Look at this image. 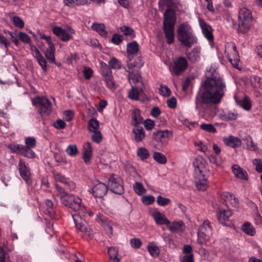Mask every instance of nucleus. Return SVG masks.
<instances>
[{"label": "nucleus", "mask_w": 262, "mask_h": 262, "mask_svg": "<svg viewBox=\"0 0 262 262\" xmlns=\"http://www.w3.org/2000/svg\"><path fill=\"white\" fill-rule=\"evenodd\" d=\"M152 216L157 225H162L169 224V221L166 216L159 211H154L152 213Z\"/></svg>", "instance_id": "25"}, {"label": "nucleus", "mask_w": 262, "mask_h": 262, "mask_svg": "<svg viewBox=\"0 0 262 262\" xmlns=\"http://www.w3.org/2000/svg\"><path fill=\"white\" fill-rule=\"evenodd\" d=\"M55 48L54 44L49 46L45 52L46 58L49 61L52 63H55Z\"/></svg>", "instance_id": "30"}, {"label": "nucleus", "mask_w": 262, "mask_h": 262, "mask_svg": "<svg viewBox=\"0 0 262 262\" xmlns=\"http://www.w3.org/2000/svg\"><path fill=\"white\" fill-rule=\"evenodd\" d=\"M195 186L199 190L204 191L207 187L206 173L194 175Z\"/></svg>", "instance_id": "18"}, {"label": "nucleus", "mask_w": 262, "mask_h": 262, "mask_svg": "<svg viewBox=\"0 0 262 262\" xmlns=\"http://www.w3.org/2000/svg\"><path fill=\"white\" fill-rule=\"evenodd\" d=\"M223 141L226 145L233 148L239 147L242 144L241 140L238 138L233 136L224 138Z\"/></svg>", "instance_id": "27"}, {"label": "nucleus", "mask_w": 262, "mask_h": 262, "mask_svg": "<svg viewBox=\"0 0 262 262\" xmlns=\"http://www.w3.org/2000/svg\"><path fill=\"white\" fill-rule=\"evenodd\" d=\"M221 198L226 202V204H230L232 206L236 207L238 204V199L232 193L224 192L221 194Z\"/></svg>", "instance_id": "23"}, {"label": "nucleus", "mask_w": 262, "mask_h": 262, "mask_svg": "<svg viewBox=\"0 0 262 262\" xmlns=\"http://www.w3.org/2000/svg\"><path fill=\"white\" fill-rule=\"evenodd\" d=\"M92 133H93V134L91 136L92 140L97 143H100L102 139V136L101 132L99 130H98L93 132Z\"/></svg>", "instance_id": "53"}, {"label": "nucleus", "mask_w": 262, "mask_h": 262, "mask_svg": "<svg viewBox=\"0 0 262 262\" xmlns=\"http://www.w3.org/2000/svg\"><path fill=\"white\" fill-rule=\"evenodd\" d=\"M83 159L85 163H90L92 157V147L89 142L84 143L82 149Z\"/></svg>", "instance_id": "24"}, {"label": "nucleus", "mask_w": 262, "mask_h": 262, "mask_svg": "<svg viewBox=\"0 0 262 262\" xmlns=\"http://www.w3.org/2000/svg\"><path fill=\"white\" fill-rule=\"evenodd\" d=\"M210 233L198 231V242L200 244H205L209 240Z\"/></svg>", "instance_id": "36"}, {"label": "nucleus", "mask_w": 262, "mask_h": 262, "mask_svg": "<svg viewBox=\"0 0 262 262\" xmlns=\"http://www.w3.org/2000/svg\"><path fill=\"white\" fill-rule=\"evenodd\" d=\"M251 82L254 87L258 88L262 86V79L258 76H253L251 78Z\"/></svg>", "instance_id": "60"}, {"label": "nucleus", "mask_w": 262, "mask_h": 262, "mask_svg": "<svg viewBox=\"0 0 262 262\" xmlns=\"http://www.w3.org/2000/svg\"><path fill=\"white\" fill-rule=\"evenodd\" d=\"M195 99L196 108L202 104H217L224 95L226 84L216 70L210 67Z\"/></svg>", "instance_id": "1"}, {"label": "nucleus", "mask_w": 262, "mask_h": 262, "mask_svg": "<svg viewBox=\"0 0 262 262\" xmlns=\"http://www.w3.org/2000/svg\"><path fill=\"white\" fill-rule=\"evenodd\" d=\"M132 124L134 126H138L143 122V118L141 116V112L136 108L133 110L132 114Z\"/></svg>", "instance_id": "29"}, {"label": "nucleus", "mask_w": 262, "mask_h": 262, "mask_svg": "<svg viewBox=\"0 0 262 262\" xmlns=\"http://www.w3.org/2000/svg\"><path fill=\"white\" fill-rule=\"evenodd\" d=\"M148 251L150 254L154 257H157L159 255V251L157 246H148Z\"/></svg>", "instance_id": "63"}, {"label": "nucleus", "mask_w": 262, "mask_h": 262, "mask_svg": "<svg viewBox=\"0 0 262 262\" xmlns=\"http://www.w3.org/2000/svg\"><path fill=\"white\" fill-rule=\"evenodd\" d=\"M155 200V198L151 195H145L142 198V201L143 203L146 205L153 203Z\"/></svg>", "instance_id": "57"}, {"label": "nucleus", "mask_w": 262, "mask_h": 262, "mask_svg": "<svg viewBox=\"0 0 262 262\" xmlns=\"http://www.w3.org/2000/svg\"><path fill=\"white\" fill-rule=\"evenodd\" d=\"M13 23L15 26L23 28L24 27V21L18 16H14L13 17Z\"/></svg>", "instance_id": "59"}, {"label": "nucleus", "mask_w": 262, "mask_h": 262, "mask_svg": "<svg viewBox=\"0 0 262 262\" xmlns=\"http://www.w3.org/2000/svg\"><path fill=\"white\" fill-rule=\"evenodd\" d=\"M225 52L231 64L235 68L239 69V56L235 43L228 42L225 45Z\"/></svg>", "instance_id": "6"}, {"label": "nucleus", "mask_w": 262, "mask_h": 262, "mask_svg": "<svg viewBox=\"0 0 262 262\" xmlns=\"http://www.w3.org/2000/svg\"><path fill=\"white\" fill-rule=\"evenodd\" d=\"M62 204L74 211H82L84 209L81 199L72 194L63 197Z\"/></svg>", "instance_id": "5"}, {"label": "nucleus", "mask_w": 262, "mask_h": 262, "mask_svg": "<svg viewBox=\"0 0 262 262\" xmlns=\"http://www.w3.org/2000/svg\"><path fill=\"white\" fill-rule=\"evenodd\" d=\"M66 151L68 155L71 157L75 156L78 152L77 147L74 144L69 145L66 149Z\"/></svg>", "instance_id": "44"}, {"label": "nucleus", "mask_w": 262, "mask_h": 262, "mask_svg": "<svg viewBox=\"0 0 262 262\" xmlns=\"http://www.w3.org/2000/svg\"><path fill=\"white\" fill-rule=\"evenodd\" d=\"M18 167L20 175L21 178L27 183H30L31 182L30 179L31 173L30 170L25 163L21 160H20L19 162Z\"/></svg>", "instance_id": "20"}, {"label": "nucleus", "mask_w": 262, "mask_h": 262, "mask_svg": "<svg viewBox=\"0 0 262 262\" xmlns=\"http://www.w3.org/2000/svg\"><path fill=\"white\" fill-rule=\"evenodd\" d=\"M89 130L91 132L99 130V123L95 118L91 119L88 123Z\"/></svg>", "instance_id": "39"}, {"label": "nucleus", "mask_w": 262, "mask_h": 262, "mask_svg": "<svg viewBox=\"0 0 262 262\" xmlns=\"http://www.w3.org/2000/svg\"><path fill=\"white\" fill-rule=\"evenodd\" d=\"M199 25L202 29V32L208 40H212L213 36L212 33V29L210 26L208 25L203 19L199 18Z\"/></svg>", "instance_id": "21"}, {"label": "nucleus", "mask_w": 262, "mask_h": 262, "mask_svg": "<svg viewBox=\"0 0 262 262\" xmlns=\"http://www.w3.org/2000/svg\"><path fill=\"white\" fill-rule=\"evenodd\" d=\"M54 34L58 36L63 41H68L72 38V35L75 33V31L70 28L66 30L59 27H54L52 29Z\"/></svg>", "instance_id": "10"}, {"label": "nucleus", "mask_w": 262, "mask_h": 262, "mask_svg": "<svg viewBox=\"0 0 262 262\" xmlns=\"http://www.w3.org/2000/svg\"><path fill=\"white\" fill-rule=\"evenodd\" d=\"M55 187H56V190L58 192V195H59L61 202L62 203V198L65 196H67V195H69L70 194L66 192V191H64V189L63 188H62L61 186H60L59 185L56 184Z\"/></svg>", "instance_id": "55"}, {"label": "nucleus", "mask_w": 262, "mask_h": 262, "mask_svg": "<svg viewBox=\"0 0 262 262\" xmlns=\"http://www.w3.org/2000/svg\"><path fill=\"white\" fill-rule=\"evenodd\" d=\"M232 171L235 177L239 179L243 180H247L248 178V174L246 170L239 167L238 165H233Z\"/></svg>", "instance_id": "26"}, {"label": "nucleus", "mask_w": 262, "mask_h": 262, "mask_svg": "<svg viewBox=\"0 0 262 262\" xmlns=\"http://www.w3.org/2000/svg\"><path fill=\"white\" fill-rule=\"evenodd\" d=\"M73 220L78 231L85 233L90 235L91 231L90 228L86 227L85 221L78 214L73 215Z\"/></svg>", "instance_id": "12"}, {"label": "nucleus", "mask_w": 262, "mask_h": 262, "mask_svg": "<svg viewBox=\"0 0 262 262\" xmlns=\"http://www.w3.org/2000/svg\"><path fill=\"white\" fill-rule=\"evenodd\" d=\"M127 67L129 69H133L134 68H140L144 64V62L140 54L135 56V57H132V58H128L127 60Z\"/></svg>", "instance_id": "22"}, {"label": "nucleus", "mask_w": 262, "mask_h": 262, "mask_svg": "<svg viewBox=\"0 0 262 262\" xmlns=\"http://www.w3.org/2000/svg\"><path fill=\"white\" fill-rule=\"evenodd\" d=\"M126 51L128 58H132V57H135V56L139 55V48L137 42L133 41L128 43Z\"/></svg>", "instance_id": "19"}, {"label": "nucleus", "mask_w": 262, "mask_h": 262, "mask_svg": "<svg viewBox=\"0 0 262 262\" xmlns=\"http://www.w3.org/2000/svg\"><path fill=\"white\" fill-rule=\"evenodd\" d=\"M137 154L142 160L147 159L149 157L148 150L143 147L139 148L137 150Z\"/></svg>", "instance_id": "40"}, {"label": "nucleus", "mask_w": 262, "mask_h": 262, "mask_svg": "<svg viewBox=\"0 0 262 262\" xmlns=\"http://www.w3.org/2000/svg\"><path fill=\"white\" fill-rule=\"evenodd\" d=\"M194 167V175L206 173L207 169L206 167V162L201 156H197L193 162Z\"/></svg>", "instance_id": "11"}, {"label": "nucleus", "mask_w": 262, "mask_h": 262, "mask_svg": "<svg viewBox=\"0 0 262 262\" xmlns=\"http://www.w3.org/2000/svg\"><path fill=\"white\" fill-rule=\"evenodd\" d=\"M157 202L160 206H164L170 203V199L163 198L161 195L157 197Z\"/></svg>", "instance_id": "58"}, {"label": "nucleus", "mask_w": 262, "mask_h": 262, "mask_svg": "<svg viewBox=\"0 0 262 262\" xmlns=\"http://www.w3.org/2000/svg\"><path fill=\"white\" fill-rule=\"evenodd\" d=\"M238 19V31L242 33L248 31L252 21L251 11L246 7L241 8L239 12Z\"/></svg>", "instance_id": "4"}, {"label": "nucleus", "mask_w": 262, "mask_h": 262, "mask_svg": "<svg viewBox=\"0 0 262 262\" xmlns=\"http://www.w3.org/2000/svg\"><path fill=\"white\" fill-rule=\"evenodd\" d=\"M253 163L256 166V170L258 172H262V160L259 159H254L253 161Z\"/></svg>", "instance_id": "64"}, {"label": "nucleus", "mask_w": 262, "mask_h": 262, "mask_svg": "<svg viewBox=\"0 0 262 262\" xmlns=\"http://www.w3.org/2000/svg\"><path fill=\"white\" fill-rule=\"evenodd\" d=\"M133 132L134 134V140L136 142H140L145 137V133L142 127L136 126L133 129Z\"/></svg>", "instance_id": "31"}, {"label": "nucleus", "mask_w": 262, "mask_h": 262, "mask_svg": "<svg viewBox=\"0 0 262 262\" xmlns=\"http://www.w3.org/2000/svg\"><path fill=\"white\" fill-rule=\"evenodd\" d=\"M142 92V89L139 90V87H135L132 86V89L128 91V97L134 100H136L139 98V96Z\"/></svg>", "instance_id": "35"}, {"label": "nucleus", "mask_w": 262, "mask_h": 262, "mask_svg": "<svg viewBox=\"0 0 262 262\" xmlns=\"http://www.w3.org/2000/svg\"><path fill=\"white\" fill-rule=\"evenodd\" d=\"M188 66L186 59L182 57H179L174 62L173 70L174 74L179 75L183 72L187 68Z\"/></svg>", "instance_id": "14"}, {"label": "nucleus", "mask_w": 262, "mask_h": 262, "mask_svg": "<svg viewBox=\"0 0 262 262\" xmlns=\"http://www.w3.org/2000/svg\"><path fill=\"white\" fill-rule=\"evenodd\" d=\"M172 133L168 130H158L152 134V138L157 142L163 143L172 137Z\"/></svg>", "instance_id": "15"}, {"label": "nucleus", "mask_w": 262, "mask_h": 262, "mask_svg": "<svg viewBox=\"0 0 262 262\" xmlns=\"http://www.w3.org/2000/svg\"><path fill=\"white\" fill-rule=\"evenodd\" d=\"M242 107L246 111H249L251 108V102L250 99L245 97L241 104Z\"/></svg>", "instance_id": "54"}, {"label": "nucleus", "mask_w": 262, "mask_h": 262, "mask_svg": "<svg viewBox=\"0 0 262 262\" xmlns=\"http://www.w3.org/2000/svg\"><path fill=\"white\" fill-rule=\"evenodd\" d=\"M231 215L232 212L230 210H220L217 215L218 220L222 224H225Z\"/></svg>", "instance_id": "32"}, {"label": "nucleus", "mask_w": 262, "mask_h": 262, "mask_svg": "<svg viewBox=\"0 0 262 262\" xmlns=\"http://www.w3.org/2000/svg\"><path fill=\"white\" fill-rule=\"evenodd\" d=\"M178 39L181 43L187 48H190L197 41L193 34L191 26L187 22L180 24L177 29Z\"/></svg>", "instance_id": "2"}, {"label": "nucleus", "mask_w": 262, "mask_h": 262, "mask_svg": "<svg viewBox=\"0 0 262 262\" xmlns=\"http://www.w3.org/2000/svg\"><path fill=\"white\" fill-rule=\"evenodd\" d=\"M100 65L101 74L106 86L112 90H115L116 87L111 70L107 64L103 61L100 62Z\"/></svg>", "instance_id": "7"}, {"label": "nucleus", "mask_w": 262, "mask_h": 262, "mask_svg": "<svg viewBox=\"0 0 262 262\" xmlns=\"http://www.w3.org/2000/svg\"><path fill=\"white\" fill-rule=\"evenodd\" d=\"M170 230L172 232H179L183 231L184 227V223L182 221L178 222L174 221L170 223L169 221V224L166 225Z\"/></svg>", "instance_id": "28"}, {"label": "nucleus", "mask_w": 262, "mask_h": 262, "mask_svg": "<svg viewBox=\"0 0 262 262\" xmlns=\"http://www.w3.org/2000/svg\"><path fill=\"white\" fill-rule=\"evenodd\" d=\"M237 114L234 112H229L224 113L221 116L222 120L225 121H232L236 119Z\"/></svg>", "instance_id": "41"}, {"label": "nucleus", "mask_w": 262, "mask_h": 262, "mask_svg": "<svg viewBox=\"0 0 262 262\" xmlns=\"http://www.w3.org/2000/svg\"><path fill=\"white\" fill-rule=\"evenodd\" d=\"M159 91L160 94L164 97H168L170 94V89L166 85H161Z\"/></svg>", "instance_id": "62"}, {"label": "nucleus", "mask_w": 262, "mask_h": 262, "mask_svg": "<svg viewBox=\"0 0 262 262\" xmlns=\"http://www.w3.org/2000/svg\"><path fill=\"white\" fill-rule=\"evenodd\" d=\"M9 148L13 152H20V153L22 149H25L24 146L19 144H10L9 145Z\"/></svg>", "instance_id": "61"}, {"label": "nucleus", "mask_w": 262, "mask_h": 262, "mask_svg": "<svg viewBox=\"0 0 262 262\" xmlns=\"http://www.w3.org/2000/svg\"><path fill=\"white\" fill-rule=\"evenodd\" d=\"M107 191V186L103 183L98 182L94 186L90 192H91L94 196L101 198L105 195Z\"/></svg>", "instance_id": "13"}, {"label": "nucleus", "mask_w": 262, "mask_h": 262, "mask_svg": "<svg viewBox=\"0 0 262 262\" xmlns=\"http://www.w3.org/2000/svg\"><path fill=\"white\" fill-rule=\"evenodd\" d=\"M130 244L132 247L133 248L138 249L141 247L142 245V242L139 238H134L130 239Z\"/></svg>", "instance_id": "56"}, {"label": "nucleus", "mask_w": 262, "mask_h": 262, "mask_svg": "<svg viewBox=\"0 0 262 262\" xmlns=\"http://www.w3.org/2000/svg\"><path fill=\"white\" fill-rule=\"evenodd\" d=\"M109 66L114 69H118L121 68L120 62L115 57H112L108 62Z\"/></svg>", "instance_id": "46"}, {"label": "nucleus", "mask_w": 262, "mask_h": 262, "mask_svg": "<svg viewBox=\"0 0 262 262\" xmlns=\"http://www.w3.org/2000/svg\"><path fill=\"white\" fill-rule=\"evenodd\" d=\"M135 192L138 195H142L146 192V189L143 185L139 182H136L133 186Z\"/></svg>", "instance_id": "42"}, {"label": "nucleus", "mask_w": 262, "mask_h": 262, "mask_svg": "<svg viewBox=\"0 0 262 262\" xmlns=\"http://www.w3.org/2000/svg\"><path fill=\"white\" fill-rule=\"evenodd\" d=\"M128 77L130 84L133 83L136 84L139 83L142 84L141 76L140 74L138 73L134 74L133 73H129Z\"/></svg>", "instance_id": "37"}, {"label": "nucleus", "mask_w": 262, "mask_h": 262, "mask_svg": "<svg viewBox=\"0 0 262 262\" xmlns=\"http://www.w3.org/2000/svg\"><path fill=\"white\" fill-rule=\"evenodd\" d=\"M200 52V48H193L188 55V59L192 62H195L199 61L201 58Z\"/></svg>", "instance_id": "33"}, {"label": "nucleus", "mask_w": 262, "mask_h": 262, "mask_svg": "<svg viewBox=\"0 0 262 262\" xmlns=\"http://www.w3.org/2000/svg\"><path fill=\"white\" fill-rule=\"evenodd\" d=\"M120 30L124 35H131L132 37L135 36V34H133V29L129 27L125 26L120 27Z\"/></svg>", "instance_id": "51"}, {"label": "nucleus", "mask_w": 262, "mask_h": 262, "mask_svg": "<svg viewBox=\"0 0 262 262\" xmlns=\"http://www.w3.org/2000/svg\"><path fill=\"white\" fill-rule=\"evenodd\" d=\"M34 105H37L40 110V113L49 115L51 111V102L46 97H37L32 100Z\"/></svg>", "instance_id": "9"}, {"label": "nucleus", "mask_w": 262, "mask_h": 262, "mask_svg": "<svg viewBox=\"0 0 262 262\" xmlns=\"http://www.w3.org/2000/svg\"><path fill=\"white\" fill-rule=\"evenodd\" d=\"M35 58L41 67L43 71H46L47 70V61L43 56L40 54Z\"/></svg>", "instance_id": "52"}, {"label": "nucleus", "mask_w": 262, "mask_h": 262, "mask_svg": "<svg viewBox=\"0 0 262 262\" xmlns=\"http://www.w3.org/2000/svg\"><path fill=\"white\" fill-rule=\"evenodd\" d=\"M93 30L97 32L102 36L105 37L107 35V32L103 24L93 23L91 26Z\"/></svg>", "instance_id": "34"}, {"label": "nucleus", "mask_w": 262, "mask_h": 262, "mask_svg": "<svg viewBox=\"0 0 262 262\" xmlns=\"http://www.w3.org/2000/svg\"><path fill=\"white\" fill-rule=\"evenodd\" d=\"M107 187L116 194H121L124 192L122 180L119 177H115L114 174L110 178Z\"/></svg>", "instance_id": "8"}, {"label": "nucleus", "mask_w": 262, "mask_h": 262, "mask_svg": "<svg viewBox=\"0 0 262 262\" xmlns=\"http://www.w3.org/2000/svg\"><path fill=\"white\" fill-rule=\"evenodd\" d=\"M201 129L210 133H216V128L211 124L202 123L200 125Z\"/></svg>", "instance_id": "45"}, {"label": "nucleus", "mask_w": 262, "mask_h": 262, "mask_svg": "<svg viewBox=\"0 0 262 262\" xmlns=\"http://www.w3.org/2000/svg\"><path fill=\"white\" fill-rule=\"evenodd\" d=\"M242 229L246 234L251 236L254 235L256 233L254 228L249 223H245L243 226Z\"/></svg>", "instance_id": "38"}, {"label": "nucleus", "mask_w": 262, "mask_h": 262, "mask_svg": "<svg viewBox=\"0 0 262 262\" xmlns=\"http://www.w3.org/2000/svg\"><path fill=\"white\" fill-rule=\"evenodd\" d=\"M199 230L207 233H211V227L210 225V222L208 220L205 221Z\"/></svg>", "instance_id": "49"}, {"label": "nucleus", "mask_w": 262, "mask_h": 262, "mask_svg": "<svg viewBox=\"0 0 262 262\" xmlns=\"http://www.w3.org/2000/svg\"><path fill=\"white\" fill-rule=\"evenodd\" d=\"M25 143L26 145L24 146L25 149H30L35 146L36 141L33 137H28L25 140Z\"/></svg>", "instance_id": "50"}, {"label": "nucleus", "mask_w": 262, "mask_h": 262, "mask_svg": "<svg viewBox=\"0 0 262 262\" xmlns=\"http://www.w3.org/2000/svg\"><path fill=\"white\" fill-rule=\"evenodd\" d=\"M163 30L167 42L171 44L174 41V27L176 21L174 11L171 9H167L164 14Z\"/></svg>", "instance_id": "3"}, {"label": "nucleus", "mask_w": 262, "mask_h": 262, "mask_svg": "<svg viewBox=\"0 0 262 262\" xmlns=\"http://www.w3.org/2000/svg\"><path fill=\"white\" fill-rule=\"evenodd\" d=\"M209 161L210 163L212 164L215 165L217 167L223 168V166L222 165V160L220 159H218L216 157L213 155H210L209 157Z\"/></svg>", "instance_id": "48"}, {"label": "nucleus", "mask_w": 262, "mask_h": 262, "mask_svg": "<svg viewBox=\"0 0 262 262\" xmlns=\"http://www.w3.org/2000/svg\"><path fill=\"white\" fill-rule=\"evenodd\" d=\"M54 177L56 181L63 183L70 190H73L75 188V184L74 182L66 178L60 173L56 172L54 173Z\"/></svg>", "instance_id": "17"}, {"label": "nucleus", "mask_w": 262, "mask_h": 262, "mask_svg": "<svg viewBox=\"0 0 262 262\" xmlns=\"http://www.w3.org/2000/svg\"><path fill=\"white\" fill-rule=\"evenodd\" d=\"M107 252L110 259L120 258L118 257V250L117 248L114 247H108Z\"/></svg>", "instance_id": "47"}, {"label": "nucleus", "mask_w": 262, "mask_h": 262, "mask_svg": "<svg viewBox=\"0 0 262 262\" xmlns=\"http://www.w3.org/2000/svg\"><path fill=\"white\" fill-rule=\"evenodd\" d=\"M154 159L157 162L161 164H165L166 163V158L165 156L162 153L159 152H155L154 154Z\"/></svg>", "instance_id": "43"}, {"label": "nucleus", "mask_w": 262, "mask_h": 262, "mask_svg": "<svg viewBox=\"0 0 262 262\" xmlns=\"http://www.w3.org/2000/svg\"><path fill=\"white\" fill-rule=\"evenodd\" d=\"M96 221L103 226L110 236L113 235V228L110 221L103 215L99 214L97 216Z\"/></svg>", "instance_id": "16"}]
</instances>
